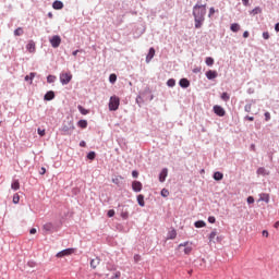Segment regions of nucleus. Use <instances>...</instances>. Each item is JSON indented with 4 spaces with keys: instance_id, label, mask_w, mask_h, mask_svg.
Masks as SVG:
<instances>
[{
    "instance_id": "nucleus-49",
    "label": "nucleus",
    "mask_w": 279,
    "mask_h": 279,
    "mask_svg": "<svg viewBox=\"0 0 279 279\" xmlns=\"http://www.w3.org/2000/svg\"><path fill=\"white\" fill-rule=\"evenodd\" d=\"M107 215L108 217H112L114 215V209H110Z\"/></svg>"
},
{
    "instance_id": "nucleus-44",
    "label": "nucleus",
    "mask_w": 279,
    "mask_h": 279,
    "mask_svg": "<svg viewBox=\"0 0 279 279\" xmlns=\"http://www.w3.org/2000/svg\"><path fill=\"white\" fill-rule=\"evenodd\" d=\"M217 221V219L215 218V216H210L209 218H208V222L209 223H215Z\"/></svg>"
},
{
    "instance_id": "nucleus-26",
    "label": "nucleus",
    "mask_w": 279,
    "mask_h": 279,
    "mask_svg": "<svg viewBox=\"0 0 279 279\" xmlns=\"http://www.w3.org/2000/svg\"><path fill=\"white\" fill-rule=\"evenodd\" d=\"M11 187L13 191H19V189H21V183H19V180L13 181Z\"/></svg>"
},
{
    "instance_id": "nucleus-54",
    "label": "nucleus",
    "mask_w": 279,
    "mask_h": 279,
    "mask_svg": "<svg viewBox=\"0 0 279 279\" xmlns=\"http://www.w3.org/2000/svg\"><path fill=\"white\" fill-rule=\"evenodd\" d=\"M29 234H36V228H32V229L29 230Z\"/></svg>"
},
{
    "instance_id": "nucleus-24",
    "label": "nucleus",
    "mask_w": 279,
    "mask_h": 279,
    "mask_svg": "<svg viewBox=\"0 0 279 279\" xmlns=\"http://www.w3.org/2000/svg\"><path fill=\"white\" fill-rule=\"evenodd\" d=\"M214 180H216L217 182L223 180V173L217 171L214 173Z\"/></svg>"
},
{
    "instance_id": "nucleus-8",
    "label": "nucleus",
    "mask_w": 279,
    "mask_h": 279,
    "mask_svg": "<svg viewBox=\"0 0 279 279\" xmlns=\"http://www.w3.org/2000/svg\"><path fill=\"white\" fill-rule=\"evenodd\" d=\"M214 112L217 114V117H226V109H223L221 106L215 105Z\"/></svg>"
},
{
    "instance_id": "nucleus-58",
    "label": "nucleus",
    "mask_w": 279,
    "mask_h": 279,
    "mask_svg": "<svg viewBox=\"0 0 279 279\" xmlns=\"http://www.w3.org/2000/svg\"><path fill=\"white\" fill-rule=\"evenodd\" d=\"M80 147H86V142L82 141V142L80 143Z\"/></svg>"
},
{
    "instance_id": "nucleus-9",
    "label": "nucleus",
    "mask_w": 279,
    "mask_h": 279,
    "mask_svg": "<svg viewBox=\"0 0 279 279\" xmlns=\"http://www.w3.org/2000/svg\"><path fill=\"white\" fill-rule=\"evenodd\" d=\"M132 189L135 193H141V191H143V183H141V181H134L132 183Z\"/></svg>"
},
{
    "instance_id": "nucleus-35",
    "label": "nucleus",
    "mask_w": 279,
    "mask_h": 279,
    "mask_svg": "<svg viewBox=\"0 0 279 279\" xmlns=\"http://www.w3.org/2000/svg\"><path fill=\"white\" fill-rule=\"evenodd\" d=\"M97 156V154H95V151H89L88 154H87V158H88V160H95V157Z\"/></svg>"
},
{
    "instance_id": "nucleus-21",
    "label": "nucleus",
    "mask_w": 279,
    "mask_h": 279,
    "mask_svg": "<svg viewBox=\"0 0 279 279\" xmlns=\"http://www.w3.org/2000/svg\"><path fill=\"white\" fill-rule=\"evenodd\" d=\"M43 230H45L46 232H53V223L48 222V223L44 225Z\"/></svg>"
},
{
    "instance_id": "nucleus-47",
    "label": "nucleus",
    "mask_w": 279,
    "mask_h": 279,
    "mask_svg": "<svg viewBox=\"0 0 279 279\" xmlns=\"http://www.w3.org/2000/svg\"><path fill=\"white\" fill-rule=\"evenodd\" d=\"M37 132H38L39 136H45V130L38 129Z\"/></svg>"
},
{
    "instance_id": "nucleus-28",
    "label": "nucleus",
    "mask_w": 279,
    "mask_h": 279,
    "mask_svg": "<svg viewBox=\"0 0 279 279\" xmlns=\"http://www.w3.org/2000/svg\"><path fill=\"white\" fill-rule=\"evenodd\" d=\"M121 180H123V177H116L112 179V182L117 184V186H121Z\"/></svg>"
},
{
    "instance_id": "nucleus-5",
    "label": "nucleus",
    "mask_w": 279,
    "mask_h": 279,
    "mask_svg": "<svg viewBox=\"0 0 279 279\" xmlns=\"http://www.w3.org/2000/svg\"><path fill=\"white\" fill-rule=\"evenodd\" d=\"M182 247H184L183 252L187 256H189V254H191L193 252V243L192 242H184V243L179 244L178 250H182Z\"/></svg>"
},
{
    "instance_id": "nucleus-15",
    "label": "nucleus",
    "mask_w": 279,
    "mask_h": 279,
    "mask_svg": "<svg viewBox=\"0 0 279 279\" xmlns=\"http://www.w3.org/2000/svg\"><path fill=\"white\" fill-rule=\"evenodd\" d=\"M219 241V236H217V230L210 232L208 240L210 243H215V240Z\"/></svg>"
},
{
    "instance_id": "nucleus-40",
    "label": "nucleus",
    "mask_w": 279,
    "mask_h": 279,
    "mask_svg": "<svg viewBox=\"0 0 279 279\" xmlns=\"http://www.w3.org/2000/svg\"><path fill=\"white\" fill-rule=\"evenodd\" d=\"M161 197H169V190L162 189L161 190Z\"/></svg>"
},
{
    "instance_id": "nucleus-48",
    "label": "nucleus",
    "mask_w": 279,
    "mask_h": 279,
    "mask_svg": "<svg viewBox=\"0 0 279 279\" xmlns=\"http://www.w3.org/2000/svg\"><path fill=\"white\" fill-rule=\"evenodd\" d=\"M213 14H215V8L211 7L209 9V14H208L209 19H210V16H213Z\"/></svg>"
},
{
    "instance_id": "nucleus-23",
    "label": "nucleus",
    "mask_w": 279,
    "mask_h": 279,
    "mask_svg": "<svg viewBox=\"0 0 279 279\" xmlns=\"http://www.w3.org/2000/svg\"><path fill=\"white\" fill-rule=\"evenodd\" d=\"M34 77H36V73L31 72L29 75L25 76V82H29V84H32V82L34 81Z\"/></svg>"
},
{
    "instance_id": "nucleus-41",
    "label": "nucleus",
    "mask_w": 279,
    "mask_h": 279,
    "mask_svg": "<svg viewBox=\"0 0 279 279\" xmlns=\"http://www.w3.org/2000/svg\"><path fill=\"white\" fill-rule=\"evenodd\" d=\"M121 217L122 219H128V217H130V214L128 211H122Z\"/></svg>"
},
{
    "instance_id": "nucleus-32",
    "label": "nucleus",
    "mask_w": 279,
    "mask_h": 279,
    "mask_svg": "<svg viewBox=\"0 0 279 279\" xmlns=\"http://www.w3.org/2000/svg\"><path fill=\"white\" fill-rule=\"evenodd\" d=\"M77 109L81 114H88V109H85L84 107H82V105H78Z\"/></svg>"
},
{
    "instance_id": "nucleus-7",
    "label": "nucleus",
    "mask_w": 279,
    "mask_h": 279,
    "mask_svg": "<svg viewBox=\"0 0 279 279\" xmlns=\"http://www.w3.org/2000/svg\"><path fill=\"white\" fill-rule=\"evenodd\" d=\"M61 43H62V38L58 35L52 36V38L50 39V45L51 47H53V49H58Z\"/></svg>"
},
{
    "instance_id": "nucleus-16",
    "label": "nucleus",
    "mask_w": 279,
    "mask_h": 279,
    "mask_svg": "<svg viewBox=\"0 0 279 279\" xmlns=\"http://www.w3.org/2000/svg\"><path fill=\"white\" fill-rule=\"evenodd\" d=\"M99 263H101V259H99L98 257L92 259L90 260L92 269H97V267H99Z\"/></svg>"
},
{
    "instance_id": "nucleus-46",
    "label": "nucleus",
    "mask_w": 279,
    "mask_h": 279,
    "mask_svg": "<svg viewBox=\"0 0 279 279\" xmlns=\"http://www.w3.org/2000/svg\"><path fill=\"white\" fill-rule=\"evenodd\" d=\"M247 204H254V196L247 197Z\"/></svg>"
},
{
    "instance_id": "nucleus-27",
    "label": "nucleus",
    "mask_w": 279,
    "mask_h": 279,
    "mask_svg": "<svg viewBox=\"0 0 279 279\" xmlns=\"http://www.w3.org/2000/svg\"><path fill=\"white\" fill-rule=\"evenodd\" d=\"M195 228H206V222L204 220H198L194 223Z\"/></svg>"
},
{
    "instance_id": "nucleus-57",
    "label": "nucleus",
    "mask_w": 279,
    "mask_h": 279,
    "mask_svg": "<svg viewBox=\"0 0 279 279\" xmlns=\"http://www.w3.org/2000/svg\"><path fill=\"white\" fill-rule=\"evenodd\" d=\"M243 5H248L250 4V0H242Z\"/></svg>"
},
{
    "instance_id": "nucleus-52",
    "label": "nucleus",
    "mask_w": 279,
    "mask_h": 279,
    "mask_svg": "<svg viewBox=\"0 0 279 279\" xmlns=\"http://www.w3.org/2000/svg\"><path fill=\"white\" fill-rule=\"evenodd\" d=\"M251 110H252V105H246V106H245V111H246V112H250Z\"/></svg>"
},
{
    "instance_id": "nucleus-17",
    "label": "nucleus",
    "mask_w": 279,
    "mask_h": 279,
    "mask_svg": "<svg viewBox=\"0 0 279 279\" xmlns=\"http://www.w3.org/2000/svg\"><path fill=\"white\" fill-rule=\"evenodd\" d=\"M256 173H257V175H264L265 177V175H269L270 172H269V170L265 169V167H260V168L257 169Z\"/></svg>"
},
{
    "instance_id": "nucleus-14",
    "label": "nucleus",
    "mask_w": 279,
    "mask_h": 279,
    "mask_svg": "<svg viewBox=\"0 0 279 279\" xmlns=\"http://www.w3.org/2000/svg\"><path fill=\"white\" fill-rule=\"evenodd\" d=\"M179 84L181 88H189L191 86V82L187 78H181Z\"/></svg>"
},
{
    "instance_id": "nucleus-39",
    "label": "nucleus",
    "mask_w": 279,
    "mask_h": 279,
    "mask_svg": "<svg viewBox=\"0 0 279 279\" xmlns=\"http://www.w3.org/2000/svg\"><path fill=\"white\" fill-rule=\"evenodd\" d=\"M19 202H21V196H19V194H14L13 195V204H19Z\"/></svg>"
},
{
    "instance_id": "nucleus-37",
    "label": "nucleus",
    "mask_w": 279,
    "mask_h": 279,
    "mask_svg": "<svg viewBox=\"0 0 279 279\" xmlns=\"http://www.w3.org/2000/svg\"><path fill=\"white\" fill-rule=\"evenodd\" d=\"M47 82H48V84H53V82H56V76H53V75H48Z\"/></svg>"
},
{
    "instance_id": "nucleus-62",
    "label": "nucleus",
    "mask_w": 279,
    "mask_h": 279,
    "mask_svg": "<svg viewBox=\"0 0 279 279\" xmlns=\"http://www.w3.org/2000/svg\"><path fill=\"white\" fill-rule=\"evenodd\" d=\"M77 53H80V50H75L72 52V56H77Z\"/></svg>"
},
{
    "instance_id": "nucleus-64",
    "label": "nucleus",
    "mask_w": 279,
    "mask_h": 279,
    "mask_svg": "<svg viewBox=\"0 0 279 279\" xmlns=\"http://www.w3.org/2000/svg\"><path fill=\"white\" fill-rule=\"evenodd\" d=\"M48 16H49V19H52L53 14L52 13H48Z\"/></svg>"
},
{
    "instance_id": "nucleus-22",
    "label": "nucleus",
    "mask_w": 279,
    "mask_h": 279,
    "mask_svg": "<svg viewBox=\"0 0 279 279\" xmlns=\"http://www.w3.org/2000/svg\"><path fill=\"white\" fill-rule=\"evenodd\" d=\"M77 125L78 128H82V130H86V128H88V122L86 120H80Z\"/></svg>"
},
{
    "instance_id": "nucleus-10",
    "label": "nucleus",
    "mask_w": 279,
    "mask_h": 279,
    "mask_svg": "<svg viewBox=\"0 0 279 279\" xmlns=\"http://www.w3.org/2000/svg\"><path fill=\"white\" fill-rule=\"evenodd\" d=\"M167 175H169V170L163 168L159 174V182H165V180H167Z\"/></svg>"
},
{
    "instance_id": "nucleus-42",
    "label": "nucleus",
    "mask_w": 279,
    "mask_h": 279,
    "mask_svg": "<svg viewBox=\"0 0 279 279\" xmlns=\"http://www.w3.org/2000/svg\"><path fill=\"white\" fill-rule=\"evenodd\" d=\"M265 121H269L271 119V113H269L268 111L265 112Z\"/></svg>"
},
{
    "instance_id": "nucleus-25",
    "label": "nucleus",
    "mask_w": 279,
    "mask_h": 279,
    "mask_svg": "<svg viewBox=\"0 0 279 279\" xmlns=\"http://www.w3.org/2000/svg\"><path fill=\"white\" fill-rule=\"evenodd\" d=\"M137 204H140V206H145V196L140 194L137 195Z\"/></svg>"
},
{
    "instance_id": "nucleus-53",
    "label": "nucleus",
    "mask_w": 279,
    "mask_h": 279,
    "mask_svg": "<svg viewBox=\"0 0 279 279\" xmlns=\"http://www.w3.org/2000/svg\"><path fill=\"white\" fill-rule=\"evenodd\" d=\"M258 12H260V9H259V8H255V9L253 10V14H258Z\"/></svg>"
},
{
    "instance_id": "nucleus-29",
    "label": "nucleus",
    "mask_w": 279,
    "mask_h": 279,
    "mask_svg": "<svg viewBox=\"0 0 279 279\" xmlns=\"http://www.w3.org/2000/svg\"><path fill=\"white\" fill-rule=\"evenodd\" d=\"M230 29H231V32L236 33V32H239V29H241V26L236 23H233V24H231Z\"/></svg>"
},
{
    "instance_id": "nucleus-34",
    "label": "nucleus",
    "mask_w": 279,
    "mask_h": 279,
    "mask_svg": "<svg viewBox=\"0 0 279 279\" xmlns=\"http://www.w3.org/2000/svg\"><path fill=\"white\" fill-rule=\"evenodd\" d=\"M167 86H169L170 88H173V86H175V80L173 78L168 80Z\"/></svg>"
},
{
    "instance_id": "nucleus-60",
    "label": "nucleus",
    "mask_w": 279,
    "mask_h": 279,
    "mask_svg": "<svg viewBox=\"0 0 279 279\" xmlns=\"http://www.w3.org/2000/svg\"><path fill=\"white\" fill-rule=\"evenodd\" d=\"M247 121H254V117L246 116Z\"/></svg>"
},
{
    "instance_id": "nucleus-59",
    "label": "nucleus",
    "mask_w": 279,
    "mask_h": 279,
    "mask_svg": "<svg viewBox=\"0 0 279 279\" xmlns=\"http://www.w3.org/2000/svg\"><path fill=\"white\" fill-rule=\"evenodd\" d=\"M41 175H45V173H47V169H45V168H41Z\"/></svg>"
},
{
    "instance_id": "nucleus-56",
    "label": "nucleus",
    "mask_w": 279,
    "mask_h": 279,
    "mask_svg": "<svg viewBox=\"0 0 279 279\" xmlns=\"http://www.w3.org/2000/svg\"><path fill=\"white\" fill-rule=\"evenodd\" d=\"M134 260H135L136 263H138V260H141V256H140V255H135V256H134Z\"/></svg>"
},
{
    "instance_id": "nucleus-19",
    "label": "nucleus",
    "mask_w": 279,
    "mask_h": 279,
    "mask_svg": "<svg viewBox=\"0 0 279 279\" xmlns=\"http://www.w3.org/2000/svg\"><path fill=\"white\" fill-rule=\"evenodd\" d=\"M52 8L53 10H62V8H64V3H62V1L57 0L52 3Z\"/></svg>"
},
{
    "instance_id": "nucleus-2",
    "label": "nucleus",
    "mask_w": 279,
    "mask_h": 279,
    "mask_svg": "<svg viewBox=\"0 0 279 279\" xmlns=\"http://www.w3.org/2000/svg\"><path fill=\"white\" fill-rule=\"evenodd\" d=\"M73 130H75V124L73 123V120H65L63 122V125L61 128V132H63V136H69L72 134Z\"/></svg>"
},
{
    "instance_id": "nucleus-18",
    "label": "nucleus",
    "mask_w": 279,
    "mask_h": 279,
    "mask_svg": "<svg viewBox=\"0 0 279 279\" xmlns=\"http://www.w3.org/2000/svg\"><path fill=\"white\" fill-rule=\"evenodd\" d=\"M207 80H215L217 77V71L209 70L206 72Z\"/></svg>"
},
{
    "instance_id": "nucleus-3",
    "label": "nucleus",
    "mask_w": 279,
    "mask_h": 279,
    "mask_svg": "<svg viewBox=\"0 0 279 279\" xmlns=\"http://www.w3.org/2000/svg\"><path fill=\"white\" fill-rule=\"evenodd\" d=\"M121 105V99L118 96H111L109 100V110L114 112L119 110V106Z\"/></svg>"
},
{
    "instance_id": "nucleus-33",
    "label": "nucleus",
    "mask_w": 279,
    "mask_h": 279,
    "mask_svg": "<svg viewBox=\"0 0 279 279\" xmlns=\"http://www.w3.org/2000/svg\"><path fill=\"white\" fill-rule=\"evenodd\" d=\"M221 99H222V101H230V95L225 92L221 95Z\"/></svg>"
},
{
    "instance_id": "nucleus-20",
    "label": "nucleus",
    "mask_w": 279,
    "mask_h": 279,
    "mask_svg": "<svg viewBox=\"0 0 279 279\" xmlns=\"http://www.w3.org/2000/svg\"><path fill=\"white\" fill-rule=\"evenodd\" d=\"M56 98V94L53 92H48L45 96H44V99L46 101H51V99H54Z\"/></svg>"
},
{
    "instance_id": "nucleus-51",
    "label": "nucleus",
    "mask_w": 279,
    "mask_h": 279,
    "mask_svg": "<svg viewBox=\"0 0 279 279\" xmlns=\"http://www.w3.org/2000/svg\"><path fill=\"white\" fill-rule=\"evenodd\" d=\"M243 38H250V32L245 31V32L243 33Z\"/></svg>"
},
{
    "instance_id": "nucleus-13",
    "label": "nucleus",
    "mask_w": 279,
    "mask_h": 279,
    "mask_svg": "<svg viewBox=\"0 0 279 279\" xmlns=\"http://www.w3.org/2000/svg\"><path fill=\"white\" fill-rule=\"evenodd\" d=\"M270 196L267 193L259 194L258 202H265L266 204H269Z\"/></svg>"
},
{
    "instance_id": "nucleus-36",
    "label": "nucleus",
    "mask_w": 279,
    "mask_h": 279,
    "mask_svg": "<svg viewBox=\"0 0 279 279\" xmlns=\"http://www.w3.org/2000/svg\"><path fill=\"white\" fill-rule=\"evenodd\" d=\"M121 278V271L113 272V276H111L109 279H119Z\"/></svg>"
},
{
    "instance_id": "nucleus-6",
    "label": "nucleus",
    "mask_w": 279,
    "mask_h": 279,
    "mask_svg": "<svg viewBox=\"0 0 279 279\" xmlns=\"http://www.w3.org/2000/svg\"><path fill=\"white\" fill-rule=\"evenodd\" d=\"M71 254H75V248H65L59 253H57V258H64V256H71Z\"/></svg>"
},
{
    "instance_id": "nucleus-4",
    "label": "nucleus",
    "mask_w": 279,
    "mask_h": 279,
    "mask_svg": "<svg viewBox=\"0 0 279 279\" xmlns=\"http://www.w3.org/2000/svg\"><path fill=\"white\" fill-rule=\"evenodd\" d=\"M73 80V74L71 72H62L60 74V82L63 86H66V84H70Z\"/></svg>"
},
{
    "instance_id": "nucleus-12",
    "label": "nucleus",
    "mask_w": 279,
    "mask_h": 279,
    "mask_svg": "<svg viewBox=\"0 0 279 279\" xmlns=\"http://www.w3.org/2000/svg\"><path fill=\"white\" fill-rule=\"evenodd\" d=\"M27 51H29V53H34L36 51V43H34V40H31L27 46H26Z\"/></svg>"
},
{
    "instance_id": "nucleus-38",
    "label": "nucleus",
    "mask_w": 279,
    "mask_h": 279,
    "mask_svg": "<svg viewBox=\"0 0 279 279\" xmlns=\"http://www.w3.org/2000/svg\"><path fill=\"white\" fill-rule=\"evenodd\" d=\"M109 82H110L111 84H114V82H117V74H110V76H109Z\"/></svg>"
},
{
    "instance_id": "nucleus-43",
    "label": "nucleus",
    "mask_w": 279,
    "mask_h": 279,
    "mask_svg": "<svg viewBox=\"0 0 279 279\" xmlns=\"http://www.w3.org/2000/svg\"><path fill=\"white\" fill-rule=\"evenodd\" d=\"M175 236H178V233L175 232V230H172L170 232V239H175Z\"/></svg>"
},
{
    "instance_id": "nucleus-55",
    "label": "nucleus",
    "mask_w": 279,
    "mask_h": 279,
    "mask_svg": "<svg viewBox=\"0 0 279 279\" xmlns=\"http://www.w3.org/2000/svg\"><path fill=\"white\" fill-rule=\"evenodd\" d=\"M263 236H266V238L269 236V232L267 230H264L263 231Z\"/></svg>"
},
{
    "instance_id": "nucleus-31",
    "label": "nucleus",
    "mask_w": 279,
    "mask_h": 279,
    "mask_svg": "<svg viewBox=\"0 0 279 279\" xmlns=\"http://www.w3.org/2000/svg\"><path fill=\"white\" fill-rule=\"evenodd\" d=\"M23 34H24L23 27H17L14 31V36H23Z\"/></svg>"
},
{
    "instance_id": "nucleus-61",
    "label": "nucleus",
    "mask_w": 279,
    "mask_h": 279,
    "mask_svg": "<svg viewBox=\"0 0 279 279\" xmlns=\"http://www.w3.org/2000/svg\"><path fill=\"white\" fill-rule=\"evenodd\" d=\"M275 29H276V32H279V23H277V24L275 25Z\"/></svg>"
},
{
    "instance_id": "nucleus-1",
    "label": "nucleus",
    "mask_w": 279,
    "mask_h": 279,
    "mask_svg": "<svg viewBox=\"0 0 279 279\" xmlns=\"http://www.w3.org/2000/svg\"><path fill=\"white\" fill-rule=\"evenodd\" d=\"M193 16L195 21V27L196 29H199V27H202L205 21L204 16H206V5L196 4L193 8Z\"/></svg>"
},
{
    "instance_id": "nucleus-63",
    "label": "nucleus",
    "mask_w": 279,
    "mask_h": 279,
    "mask_svg": "<svg viewBox=\"0 0 279 279\" xmlns=\"http://www.w3.org/2000/svg\"><path fill=\"white\" fill-rule=\"evenodd\" d=\"M274 227H275L276 229H278V228H279V221H277Z\"/></svg>"
},
{
    "instance_id": "nucleus-45",
    "label": "nucleus",
    "mask_w": 279,
    "mask_h": 279,
    "mask_svg": "<svg viewBox=\"0 0 279 279\" xmlns=\"http://www.w3.org/2000/svg\"><path fill=\"white\" fill-rule=\"evenodd\" d=\"M263 38H264L265 40H269V32H264V33H263Z\"/></svg>"
},
{
    "instance_id": "nucleus-30",
    "label": "nucleus",
    "mask_w": 279,
    "mask_h": 279,
    "mask_svg": "<svg viewBox=\"0 0 279 279\" xmlns=\"http://www.w3.org/2000/svg\"><path fill=\"white\" fill-rule=\"evenodd\" d=\"M205 62L207 66H213V64H215V59H213L211 57H207Z\"/></svg>"
},
{
    "instance_id": "nucleus-50",
    "label": "nucleus",
    "mask_w": 279,
    "mask_h": 279,
    "mask_svg": "<svg viewBox=\"0 0 279 279\" xmlns=\"http://www.w3.org/2000/svg\"><path fill=\"white\" fill-rule=\"evenodd\" d=\"M132 177H133V178H138V171L133 170V172H132Z\"/></svg>"
},
{
    "instance_id": "nucleus-11",
    "label": "nucleus",
    "mask_w": 279,
    "mask_h": 279,
    "mask_svg": "<svg viewBox=\"0 0 279 279\" xmlns=\"http://www.w3.org/2000/svg\"><path fill=\"white\" fill-rule=\"evenodd\" d=\"M156 56V49L150 48L148 51V54L146 56V62L149 64L151 62V59Z\"/></svg>"
}]
</instances>
